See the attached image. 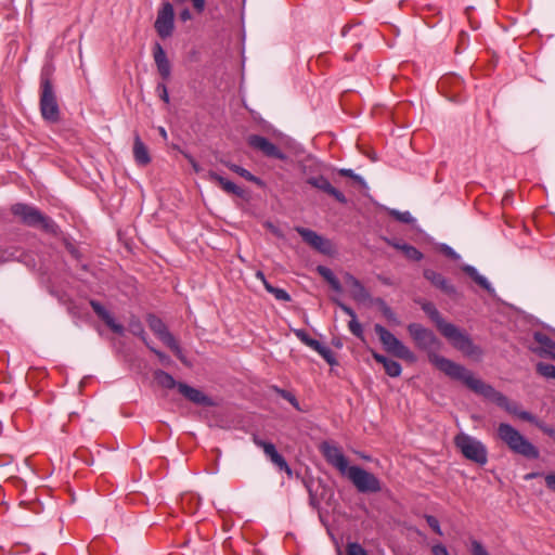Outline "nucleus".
I'll return each mask as SVG.
<instances>
[{
  "mask_svg": "<svg viewBox=\"0 0 555 555\" xmlns=\"http://www.w3.org/2000/svg\"><path fill=\"white\" fill-rule=\"evenodd\" d=\"M422 309L436 324L441 335H443L454 348L469 357L481 354L480 348L473 343L470 337L454 324L447 322L434 304L425 301L422 304Z\"/></svg>",
  "mask_w": 555,
  "mask_h": 555,
  "instance_id": "1",
  "label": "nucleus"
},
{
  "mask_svg": "<svg viewBox=\"0 0 555 555\" xmlns=\"http://www.w3.org/2000/svg\"><path fill=\"white\" fill-rule=\"evenodd\" d=\"M408 332L413 338L415 345L428 353L429 361L441 372H443L449 377L461 380L462 378L454 376L451 374L452 369L449 367V364L453 366H457L460 369H465L463 365L457 364L444 357L438 356L436 351L440 348V341L436 337L433 331L424 327L418 323H411L408 325Z\"/></svg>",
  "mask_w": 555,
  "mask_h": 555,
  "instance_id": "2",
  "label": "nucleus"
},
{
  "mask_svg": "<svg viewBox=\"0 0 555 555\" xmlns=\"http://www.w3.org/2000/svg\"><path fill=\"white\" fill-rule=\"evenodd\" d=\"M449 367L454 370L451 371V374L462 378V382L472 391L495 402L499 406L505 409L508 413L514 414L516 416L518 415L520 410L518 409V405L516 403L509 402L507 397H505L500 391L495 390L491 385L486 384L480 378L475 377V375L469 370L460 369L451 364H449Z\"/></svg>",
  "mask_w": 555,
  "mask_h": 555,
  "instance_id": "3",
  "label": "nucleus"
},
{
  "mask_svg": "<svg viewBox=\"0 0 555 555\" xmlns=\"http://www.w3.org/2000/svg\"><path fill=\"white\" fill-rule=\"evenodd\" d=\"M496 435L513 453L529 460H535L540 456L539 449L512 425L507 423L499 424Z\"/></svg>",
  "mask_w": 555,
  "mask_h": 555,
  "instance_id": "4",
  "label": "nucleus"
},
{
  "mask_svg": "<svg viewBox=\"0 0 555 555\" xmlns=\"http://www.w3.org/2000/svg\"><path fill=\"white\" fill-rule=\"evenodd\" d=\"M11 211L15 217L20 218V220L28 227L40 228L43 231L53 234H55L57 231V225L55 222L33 206L17 203L12 206Z\"/></svg>",
  "mask_w": 555,
  "mask_h": 555,
  "instance_id": "5",
  "label": "nucleus"
},
{
  "mask_svg": "<svg viewBox=\"0 0 555 555\" xmlns=\"http://www.w3.org/2000/svg\"><path fill=\"white\" fill-rule=\"evenodd\" d=\"M40 112L44 120L55 122L60 119V108L55 90L48 72L40 77Z\"/></svg>",
  "mask_w": 555,
  "mask_h": 555,
  "instance_id": "6",
  "label": "nucleus"
},
{
  "mask_svg": "<svg viewBox=\"0 0 555 555\" xmlns=\"http://www.w3.org/2000/svg\"><path fill=\"white\" fill-rule=\"evenodd\" d=\"M454 443L465 459L480 466H483L488 462L487 448L476 438L461 433L454 438Z\"/></svg>",
  "mask_w": 555,
  "mask_h": 555,
  "instance_id": "7",
  "label": "nucleus"
},
{
  "mask_svg": "<svg viewBox=\"0 0 555 555\" xmlns=\"http://www.w3.org/2000/svg\"><path fill=\"white\" fill-rule=\"evenodd\" d=\"M346 476L360 493H377L383 489L382 481L360 466H350Z\"/></svg>",
  "mask_w": 555,
  "mask_h": 555,
  "instance_id": "8",
  "label": "nucleus"
},
{
  "mask_svg": "<svg viewBox=\"0 0 555 555\" xmlns=\"http://www.w3.org/2000/svg\"><path fill=\"white\" fill-rule=\"evenodd\" d=\"M374 330L387 352L409 362L416 360L415 354L383 325L375 324Z\"/></svg>",
  "mask_w": 555,
  "mask_h": 555,
  "instance_id": "9",
  "label": "nucleus"
},
{
  "mask_svg": "<svg viewBox=\"0 0 555 555\" xmlns=\"http://www.w3.org/2000/svg\"><path fill=\"white\" fill-rule=\"evenodd\" d=\"M320 452L324 456L325 461L335 467L341 475H346L349 470L350 466L348 465V460L338 446L328 441H323L320 444Z\"/></svg>",
  "mask_w": 555,
  "mask_h": 555,
  "instance_id": "10",
  "label": "nucleus"
},
{
  "mask_svg": "<svg viewBox=\"0 0 555 555\" xmlns=\"http://www.w3.org/2000/svg\"><path fill=\"white\" fill-rule=\"evenodd\" d=\"M154 27L158 36L163 39L172 35L175 28V11L171 3H163L157 13Z\"/></svg>",
  "mask_w": 555,
  "mask_h": 555,
  "instance_id": "11",
  "label": "nucleus"
},
{
  "mask_svg": "<svg viewBox=\"0 0 555 555\" xmlns=\"http://www.w3.org/2000/svg\"><path fill=\"white\" fill-rule=\"evenodd\" d=\"M247 143L251 149L262 153L267 157L276 158L280 160L287 159V155L264 137L258 134H250L247 138Z\"/></svg>",
  "mask_w": 555,
  "mask_h": 555,
  "instance_id": "12",
  "label": "nucleus"
},
{
  "mask_svg": "<svg viewBox=\"0 0 555 555\" xmlns=\"http://www.w3.org/2000/svg\"><path fill=\"white\" fill-rule=\"evenodd\" d=\"M296 232L309 246L315 250L324 255H330L332 253L333 246L331 241L319 235L317 232L302 227H297Z\"/></svg>",
  "mask_w": 555,
  "mask_h": 555,
  "instance_id": "13",
  "label": "nucleus"
},
{
  "mask_svg": "<svg viewBox=\"0 0 555 555\" xmlns=\"http://www.w3.org/2000/svg\"><path fill=\"white\" fill-rule=\"evenodd\" d=\"M253 441L257 447L263 450L264 454L275 466L281 470H284L288 476H292V468L285 459L276 451V448L272 442L262 440L258 435H253Z\"/></svg>",
  "mask_w": 555,
  "mask_h": 555,
  "instance_id": "14",
  "label": "nucleus"
},
{
  "mask_svg": "<svg viewBox=\"0 0 555 555\" xmlns=\"http://www.w3.org/2000/svg\"><path fill=\"white\" fill-rule=\"evenodd\" d=\"M178 391L189 401L202 406H215L216 402L199 389L189 386L185 383L178 385Z\"/></svg>",
  "mask_w": 555,
  "mask_h": 555,
  "instance_id": "15",
  "label": "nucleus"
},
{
  "mask_svg": "<svg viewBox=\"0 0 555 555\" xmlns=\"http://www.w3.org/2000/svg\"><path fill=\"white\" fill-rule=\"evenodd\" d=\"M307 183L310 184L311 186L319 189V190L325 192L326 194L333 196L337 202H339L341 204L347 203L346 196L339 190L334 188L330 183V181L323 176L310 177L307 179Z\"/></svg>",
  "mask_w": 555,
  "mask_h": 555,
  "instance_id": "16",
  "label": "nucleus"
},
{
  "mask_svg": "<svg viewBox=\"0 0 555 555\" xmlns=\"http://www.w3.org/2000/svg\"><path fill=\"white\" fill-rule=\"evenodd\" d=\"M153 57L159 76L163 78V80H168L171 76V64L166 55L165 50L158 42L154 44Z\"/></svg>",
  "mask_w": 555,
  "mask_h": 555,
  "instance_id": "17",
  "label": "nucleus"
},
{
  "mask_svg": "<svg viewBox=\"0 0 555 555\" xmlns=\"http://www.w3.org/2000/svg\"><path fill=\"white\" fill-rule=\"evenodd\" d=\"M344 281L346 285L350 288L351 297L356 301L364 302L371 299L369 291L356 276L347 272L344 274Z\"/></svg>",
  "mask_w": 555,
  "mask_h": 555,
  "instance_id": "18",
  "label": "nucleus"
},
{
  "mask_svg": "<svg viewBox=\"0 0 555 555\" xmlns=\"http://www.w3.org/2000/svg\"><path fill=\"white\" fill-rule=\"evenodd\" d=\"M424 278L444 294L449 296H454L456 294L455 287L441 273H438L431 269H425Z\"/></svg>",
  "mask_w": 555,
  "mask_h": 555,
  "instance_id": "19",
  "label": "nucleus"
},
{
  "mask_svg": "<svg viewBox=\"0 0 555 555\" xmlns=\"http://www.w3.org/2000/svg\"><path fill=\"white\" fill-rule=\"evenodd\" d=\"M90 306L92 307L95 314L116 334L122 335L125 328L121 324L116 323L113 315L96 300H90Z\"/></svg>",
  "mask_w": 555,
  "mask_h": 555,
  "instance_id": "20",
  "label": "nucleus"
},
{
  "mask_svg": "<svg viewBox=\"0 0 555 555\" xmlns=\"http://www.w3.org/2000/svg\"><path fill=\"white\" fill-rule=\"evenodd\" d=\"M146 322L151 331L166 345L175 336L168 331L167 325L155 314H149Z\"/></svg>",
  "mask_w": 555,
  "mask_h": 555,
  "instance_id": "21",
  "label": "nucleus"
},
{
  "mask_svg": "<svg viewBox=\"0 0 555 555\" xmlns=\"http://www.w3.org/2000/svg\"><path fill=\"white\" fill-rule=\"evenodd\" d=\"M207 178L210 181L218 183L220 185V188L224 192H227L229 194H233V195H236L238 197H244V195H245L244 189H242L241 186L236 185L232 181L227 180L225 178H223L222 176L218 175L215 171H209L207 173Z\"/></svg>",
  "mask_w": 555,
  "mask_h": 555,
  "instance_id": "22",
  "label": "nucleus"
},
{
  "mask_svg": "<svg viewBox=\"0 0 555 555\" xmlns=\"http://www.w3.org/2000/svg\"><path fill=\"white\" fill-rule=\"evenodd\" d=\"M133 156L134 160L140 166H146L151 163L147 146L143 143L138 132L133 137Z\"/></svg>",
  "mask_w": 555,
  "mask_h": 555,
  "instance_id": "23",
  "label": "nucleus"
},
{
  "mask_svg": "<svg viewBox=\"0 0 555 555\" xmlns=\"http://www.w3.org/2000/svg\"><path fill=\"white\" fill-rule=\"evenodd\" d=\"M534 340L539 344L538 352L541 357H548L555 360V341L546 334L537 332Z\"/></svg>",
  "mask_w": 555,
  "mask_h": 555,
  "instance_id": "24",
  "label": "nucleus"
},
{
  "mask_svg": "<svg viewBox=\"0 0 555 555\" xmlns=\"http://www.w3.org/2000/svg\"><path fill=\"white\" fill-rule=\"evenodd\" d=\"M462 270L469 276L473 279V281L478 284L481 288H483L485 291H487L488 293L492 294L494 292V289L492 288V286L490 285V283L488 282V280L480 275L478 273V271L473 267V266H469V264H465L462 267Z\"/></svg>",
  "mask_w": 555,
  "mask_h": 555,
  "instance_id": "25",
  "label": "nucleus"
},
{
  "mask_svg": "<svg viewBox=\"0 0 555 555\" xmlns=\"http://www.w3.org/2000/svg\"><path fill=\"white\" fill-rule=\"evenodd\" d=\"M153 376L157 384L166 389L178 388V385L181 383L177 382L169 373L163 370L154 371Z\"/></svg>",
  "mask_w": 555,
  "mask_h": 555,
  "instance_id": "26",
  "label": "nucleus"
},
{
  "mask_svg": "<svg viewBox=\"0 0 555 555\" xmlns=\"http://www.w3.org/2000/svg\"><path fill=\"white\" fill-rule=\"evenodd\" d=\"M370 301L379 308L383 315L389 322H392L393 324H397V325L400 324V321L398 320L397 315L395 314V312L391 310V308L386 304V301L383 298H379V297L372 298L371 297Z\"/></svg>",
  "mask_w": 555,
  "mask_h": 555,
  "instance_id": "27",
  "label": "nucleus"
},
{
  "mask_svg": "<svg viewBox=\"0 0 555 555\" xmlns=\"http://www.w3.org/2000/svg\"><path fill=\"white\" fill-rule=\"evenodd\" d=\"M319 274L330 284V286L337 293L343 291L341 284L338 279L334 275L331 269L327 267L319 266L318 267Z\"/></svg>",
  "mask_w": 555,
  "mask_h": 555,
  "instance_id": "28",
  "label": "nucleus"
},
{
  "mask_svg": "<svg viewBox=\"0 0 555 555\" xmlns=\"http://www.w3.org/2000/svg\"><path fill=\"white\" fill-rule=\"evenodd\" d=\"M222 164H224L230 170L240 175L241 177L245 178L246 180L255 182L257 184H261V180L259 178L255 177L253 173H250L245 168H243L238 165L232 164V163H227V162H222Z\"/></svg>",
  "mask_w": 555,
  "mask_h": 555,
  "instance_id": "29",
  "label": "nucleus"
},
{
  "mask_svg": "<svg viewBox=\"0 0 555 555\" xmlns=\"http://www.w3.org/2000/svg\"><path fill=\"white\" fill-rule=\"evenodd\" d=\"M307 488H308V491H309V502H310V505L312 507H314V508H319L322 494L319 495L318 494V490L321 489L322 492H323V491H325V487L321 482H318L315 489L313 488V485H307Z\"/></svg>",
  "mask_w": 555,
  "mask_h": 555,
  "instance_id": "30",
  "label": "nucleus"
},
{
  "mask_svg": "<svg viewBox=\"0 0 555 555\" xmlns=\"http://www.w3.org/2000/svg\"><path fill=\"white\" fill-rule=\"evenodd\" d=\"M264 288L267 289V292L272 294L276 300L291 301V296L286 291L279 287H274L269 282H264Z\"/></svg>",
  "mask_w": 555,
  "mask_h": 555,
  "instance_id": "31",
  "label": "nucleus"
},
{
  "mask_svg": "<svg viewBox=\"0 0 555 555\" xmlns=\"http://www.w3.org/2000/svg\"><path fill=\"white\" fill-rule=\"evenodd\" d=\"M537 373L545 378L555 379V365L544 362L537 364Z\"/></svg>",
  "mask_w": 555,
  "mask_h": 555,
  "instance_id": "32",
  "label": "nucleus"
},
{
  "mask_svg": "<svg viewBox=\"0 0 555 555\" xmlns=\"http://www.w3.org/2000/svg\"><path fill=\"white\" fill-rule=\"evenodd\" d=\"M402 253L408 259L413 261H420L423 259V254L417 248L409 244L402 245Z\"/></svg>",
  "mask_w": 555,
  "mask_h": 555,
  "instance_id": "33",
  "label": "nucleus"
},
{
  "mask_svg": "<svg viewBox=\"0 0 555 555\" xmlns=\"http://www.w3.org/2000/svg\"><path fill=\"white\" fill-rule=\"evenodd\" d=\"M388 212L391 217H393L396 220L402 223L411 224L412 222H414V218L409 211H398L396 209H388Z\"/></svg>",
  "mask_w": 555,
  "mask_h": 555,
  "instance_id": "34",
  "label": "nucleus"
},
{
  "mask_svg": "<svg viewBox=\"0 0 555 555\" xmlns=\"http://www.w3.org/2000/svg\"><path fill=\"white\" fill-rule=\"evenodd\" d=\"M385 372L390 377H398L400 376L402 372L401 364L395 360H389L387 363H385Z\"/></svg>",
  "mask_w": 555,
  "mask_h": 555,
  "instance_id": "35",
  "label": "nucleus"
},
{
  "mask_svg": "<svg viewBox=\"0 0 555 555\" xmlns=\"http://www.w3.org/2000/svg\"><path fill=\"white\" fill-rule=\"evenodd\" d=\"M274 390L283 399L287 400L295 409L300 410L298 400L296 399V397L292 392H289V391H287L285 389L278 388V387H274Z\"/></svg>",
  "mask_w": 555,
  "mask_h": 555,
  "instance_id": "36",
  "label": "nucleus"
},
{
  "mask_svg": "<svg viewBox=\"0 0 555 555\" xmlns=\"http://www.w3.org/2000/svg\"><path fill=\"white\" fill-rule=\"evenodd\" d=\"M166 346L172 350V352L182 363L188 364L186 358L184 357L182 349L180 348L176 338L171 339L168 344H166Z\"/></svg>",
  "mask_w": 555,
  "mask_h": 555,
  "instance_id": "37",
  "label": "nucleus"
},
{
  "mask_svg": "<svg viewBox=\"0 0 555 555\" xmlns=\"http://www.w3.org/2000/svg\"><path fill=\"white\" fill-rule=\"evenodd\" d=\"M330 365H336L337 361L334 352L326 346H322L318 352Z\"/></svg>",
  "mask_w": 555,
  "mask_h": 555,
  "instance_id": "38",
  "label": "nucleus"
},
{
  "mask_svg": "<svg viewBox=\"0 0 555 555\" xmlns=\"http://www.w3.org/2000/svg\"><path fill=\"white\" fill-rule=\"evenodd\" d=\"M348 327H349L350 332H351L354 336H357V337H359V338L363 339V330H362V325L358 322L357 317H354V319L352 318V319L349 321V323H348Z\"/></svg>",
  "mask_w": 555,
  "mask_h": 555,
  "instance_id": "39",
  "label": "nucleus"
},
{
  "mask_svg": "<svg viewBox=\"0 0 555 555\" xmlns=\"http://www.w3.org/2000/svg\"><path fill=\"white\" fill-rule=\"evenodd\" d=\"M470 553L472 555H489L481 542L477 540L470 541Z\"/></svg>",
  "mask_w": 555,
  "mask_h": 555,
  "instance_id": "40",
  "label": "nucleus"
},
{
  "mask_svg": "<svg viewBox=\"0 0 555 555\" xmlns=\"http://www.w3.org/2000/svg\"><path fill=\"white\" fill-rule=\"evenodd\" d=\"M347 555H367V553L359 543H349L347 545Z\"/></svg>",
  "mask_w": 555,
  "mask_h": 555,
  "instance_id": "41",
  "label": "nucleus"
},
{
  "mask_svg": "<svg viewBox=\"0 0 555 555\" xmlns=\"http://www.w3.org/2000/svg\"><path fill=\"white\" fill-rule=\"evenodd\" d=\"M425 519L428 524V526L439 535H442V531H441V528H440V524L438 521V519L435 517V516H431V515H425Z\"/></svg>",
  "mask_w": 555,
  "mask_h": 555,
  "instance_id": "42",
  "label": "nucleus"
},
{
  "mask_svg": "<svg viewBox=\"0 0 555 555\" xmlns=\"http://www.w3.org/2000/svg\"><path fill=\"white\" fill-rule=\"evenodd\" d=\"M150 350L157 356V358L159 359V361L163 365L168 366L172 363L171 359L164 352H162L153 347H150Z\"/></svg>",
  "mask_w": 555,
  "mask_h": 555,
  "instance_id": "43",
  "label": "nucleus"
},
{
  "mask_svg": "<svg viewBox=\"0 0 555 555\" xmlns=\"http://www.w3.org/2000/svg\"><path fill=\"white\" fill-rule=\"evenodd\" d=\"M517 416L522 421H527L529 423L534 424L535 426H537V423L539 422V420L533 414H531L527 411H519Z\"/></svg>",
  "mask_w": 555,
  "mask_h": 555,
  "instance_id": "44",
  "label": "nucleus"
},
{
  "mask_svg": "<svg viewBox=\"0 0 555 555\" xmlns=\"http://www.w3.org/2000/svg\"><path fill=\"white\" fill-rule=\"evenodd\" d=\"M156 90H157V92L159 94V98L165 103H169V94H168V90H167L166 85L165 83H158Z\"/></svg>",
  "mask_w": 555,
  "mask_h": 555,
  "instance_id": "45",
  "label": "nucleus"
},
{
  "mask_svg": "<svg viewBox=\"0 0 555 555\" xmlns=\"http://www.w3.org/2000/svg\"><path fill=\"white\" fill-rule=\"evenodd\" d=\"M537 427L539 429H541L544 434H546L547 436H550L551 438H554L555 439V429L550 427L548 425H546L545 423L539 421L537 423Z\"/></svg>",
  "mask_w": 555,
  "mask_h": 555,
  "instance_id": "46",
  "label": "nucleus"
},
{
  "mask_svg": "<svg viewBox=\"0 0 555 555\" xmlns=\"http://www.w3.org/2000/svg\"><path fill=\"white\" fill-rule=\"evenodd\" d=\"M334 302L346 313L348 314L351 319L356 315L354 311L349 307L347 306L346 304L341 302L340 300L338 299H334Z\"/></svg>",
  "mask_w": 555,
  "mask_h": 555,
  "instance_id": "47",
  "label": "nucleus"
},
{
  "mask_svg": "<svg viewBox=\"0 0 555 555\" xmlns=\"http://www.w3.org/2000/svg\"><path fill=\"white\" fill-rule=\"evenodd\" d=\"M441 251L443 253V255H446L447 257L453 259V260H457L460 258V255L457 253H455L450 246L448 245H442L441 246Z\"/></svg>",
  "mask_w": 555,
  "mask_h": 555,
  "instance_id": "48",
  "label": "nucleus"
},
{
  "mask_svg": "<svg viewBox=\"0 0 555 555\" xmlns=\"http://www.w3.org/2000/svg\"><path fill=\"white\" fill-rule=\"evenodd\" d=\"M293 332L296 335V337L305 345L311 338L305 330H293Z\"/></svg>",
  "mask_w": 555,
  "mask_h": 555,
  "instance_id": "49",
  "label": "nucleus"
},
{
  "mask_svg": "<svg viewBox=\"0 0 555 555\" xmlns=\"http://www.w3.org/2000/svg\"><path fill=\"white\" fill-rule=\"evenodd\" d=\"M544 479H545V485H546V487H547L551 491L555 492V474H547V475L544 477Z\"/></svg>",
  "mask_w": 555,
  "mask_h": 555,
  "instance_id": "50",
  "label": "nucleus"
},
{
  "mask_svg": "<svg viewBox=\"0 0 555 555\" xmlns=\"http://www.w3.org/2000/svg\"><path fill=\"white\" fill-rule=\"evenodd\" d=\"M306 346L312 348L314 351L319 352V350L321 349V347L323 346L319 340L314 339V338H310Z\"/></svg>",
  "mask_w": 555,
  "mask_h": 555,
  "instance_id": "51",
  "label": "nucleus"
},
{
  "mask_svg": "<svg viewBox=\"0 0 555 555\" xmlns=\"http://www.w3.org/2000/svg\"><path fill=\"white\" fill-rule=\"evenodd\" d=\"M306 346L312 348L314 351L319 352V350L321 349V347L323 346L319 340L314 339V338H310Z\"/></svg>",
  "mask_w": 555,
  "mask_h": 555,
  "instance_id": "52",
  "label": "nucleus"
},
{
  "mask_svg": "<svg viewBox=\"0 0 555 555\" xmlns=\"http://www.w3.org/2000/svg\"><path fill=\"white\" fill-rule=\"evenodd\" d=\"M372 357L374 358V360L376 362L383 364L384 367H385V363H387L390 360V359L386 358L385 356L377 353L375 351H372Z\"/></svg>",
  "mask_w": 555,
  "mask_h": 555,
  "instance_id": "53",
  "label": "nucleus"
},
{
  "mask_svg": "<svg viewBox=\"0 0 555 555\" xmlns=\"http://www.w3.org/2000/svg\"><path fill=\"white\" fill-rule=\"evenodd\" d=\"M193 8L198 12L202 13L205 9V0H191Z\"/></svg>",
  "mask_w": 555,
  "mask_h": 555,
  "instance_id": "54",
  "label": "nucleus"
},
{
  "mask_svg": "<svg viewBox=\"0 0 555 555\" xmlns=\"http://www.w3.org/2000/svg\"><path fill=\"white\" fill-rule=\"evenodd\" d=\"M338 173L343 177H348V178H351L353 179V177H356V173L351 170V169H339L338 170Z\"/></svg>",
  "mask_w": 555,
  "mask_h": 555,
  "instance_id": "55",
  "label": "nucleus"
},
{
  "mask_svg": "<svg viewBox=\"0 0 555 555\" xmlns=\"http://www.w3.org/2000/svg\"><path fill=\"white\" fill-rule=\"evenodd\" d=\"M180 18L183 22H186L192 18V14L189 9H184L180 12Z\"/></svg>",
  "mask_w": 555,
  "mask_h": 555,
  "instance_id": "56",
  "label": "nucleus"
},
{
  "mask_svg": "<svg viewBox=\"0 0 555 555\" xmlns=\"http://www.w3.org/2000/svg\"><path fill=\"white\" fill-rule=\"evenodd\" d=\"M356 183H358L361 188H366V183L365 181L363 180L362 177H360L359 175H356V177H353L352 179Z\"/></svg>",
  "mask_w": 555,
  "mask_h": 555,
  "instance_id": "57",
  "label": "nucleus"
},
{
  "mask_svg": "<svg viewBox=\"0 0 555 555\" xmlns=\"http://www.w3.org/2000/svg\"><path fill=\"white\" fill-rule=\"evenodd\" d=\"M540 476H541L540 473L533 472V473L527 474L524 478H525V480H531V479L540 477Z\"/></svg>",
  "mask_w": 555,
  "mask_h": 555,
  "instance_id": "58",
  "label": "nucleus"
},
{
  "mask_svg": "<svg viewBox=\"0 0 555 555\" xmlns=\"http://www.w3.org/2000/svg\"><path fill=\"white\" fill-rule=\"evenodd\" d=\"M387 243H388L389 245L393 246L396 249H399V250H401V251H402V245H403V244L398 243V242H392V241H389V240H387Z\"/></svg>",
  "mask_w": 555,
  "mask_h": 555,
  "instance_id": "59",
  "label": "nucleus"
},
{
  "mask_svg": "<svg viewBox=\"0 0 555 555\" xmlns=\"http://www.w3.org/2000/svg\"><path fill=\"white\" fill-rule=\"evenodd\" d=\"M182 154H183V156L188 159V162L190 163V165H192L194 162H196V160H195V158H194L192 155H190L189 153H186V152H182Z\"/></svg>",
  "mask_w": 555,
  "mask_h": 555,
  "instance_id": "60",
  "label": "nucleus"
},
{
  "mask_svg": "<svg viewBox=\"0 0 555 555\" xmlns=\"http://www.w3.org/2000/svg\"><path fill=\"white\" fill-rule=\"evenodd\" d=\"M256 278H257V279H259L263 284H264V282H268V281L266 280V276H264V274H263V272H262V271H257V272H256Z\"/></svg>",
  "mask_w": 555,
  "mask_h": 555,
  "instance_id": "61",
  "label": "nucleus"
},
{
  "mask_svg": "<svg viewBox=\"0 0 555 555\" xmlns=\"http://www.w3.org/2000/svg\"><path fill=\"white\" fill-rule=\"evenodd\" d=\"M130 326H131V328H142V325L138 321L132 322ZM140 333L143 334L144 333L143 330H141Z\"/></svg>",
  "mask_w": 555,
  "mask_h": 555,
  "instance_id": "62",
  "label": "nucleus"
},
{
  "mask_svg": "<svg viewBox=\"0 0 555 555\" xmlns=\"http://www.w3.org/2000/svg\"><path fill=\"white\" fill-rule=\"evenodd\" d=\"M191 166L195 172H201L202 167L198 165L197 162H194Z\"/></svg>",
  "mask_w": 555,
  "mask_h": 555,
  "instance_id": "63",
  "label": "nucleus"
},
{
  "mask_svg": "<svg viewBox=\"0 0 555 555\" xmlns=\"http://www.w3.org/2000/svg\"><path fill=\"white\" fill-rule=\"evenodd\" d=\"M159 134H160L165 140L167 139V132H166V130H165L163 127H160V128H159Z\"/></svg>",
  "mask_w": 555,
  "mask_h": 555,
  "instance_id": "64",
  "label": "nucleus"
}]
</instances>
